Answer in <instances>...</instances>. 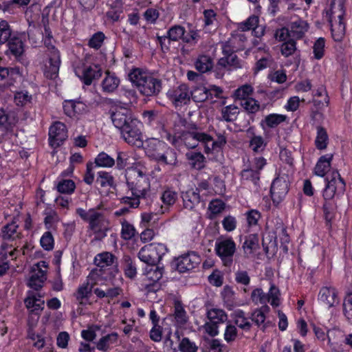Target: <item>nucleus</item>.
<instances>
[{"mask_svg":"<svg viewBox=\"0 0 352 352\" xmlns=\"http://www.w3.org/2000/svg\"><path fill=\"white\" fill-rule=\"evenodd\" d=\"M125 178L132 196L122 197L121 203L129 204L131 208H138L140 203V199L144 198L151 189V182L146 174V169L140 166L128 168L125 171Z\"/></svg>","mask_w":352,"mask_h":352,"instance_id":"f257e3e1","label":"nucleus"},{"mask_svg":"<svg viewBox=\"0 0 352 352\" xmlns=\"http://www.w3.org/2000/svg\"><path fill=\"white\" fill-rule=\"evenodd\" d=\"M184 142L190 148H194L198 146H202L205 153L208 154L220 152L226 143V138L223 134H219L217 140H214L208 133L196 131L185 134Z\"/></svg>","mask_w":352,"mask_h":352,"instance_id":"f03ea898","label":"nucleus"},{"mask_svg":"<svg viewBox=\"0 0 352 352\" xmlns=\"http://www.w3.org/2000/svg\"><path fill=\"white\" fill-rule=\"evenodd\" d=\"M131 83L146 96L157 94L162 89V82L146 70L133 68L129 74Z\"/></svg>","mask_w":352,"mask_h":352,"instance_id":"7ed1b4c3","label":"nucleus"},{"mask_svg":"<svg viewBox=\"0 0 352 352\" xmlns=\"http://www.w3.org/2000/svg\"><path fill=\"white\" fill-rule=\"evenodd\" d=\"M144 149L146 155L157 162L167 165L177 163V155L174 150L157 138L146 140Z\"/></svg>","mask_w":352,"mask_h":352,"instance_id":"20e7f679","label":"nucleus"},{"mask_svg":"<svg viewBox=\"0 0 352 352\" xmlns=\"http://www.w3.org/2000/svg\"><path fill=\"white\" fill-rule=\"evenodd\" d=\"M345 1L346 0H332L330 8L326 12L335 41H340L345 34V23L343 21Z\"/></svg>","mask_w":352,"mask_h":352,"instance_id":"39448f33","label":"nucleus"},{"mask_svg":"<svg viewBox=\"0 0 352 352\" xmlns=\"http://www.w3.org/2000/svg\"><path fill=\"white\" fill-rule=\"evenodd\" d=\"M76 212L82 221L89 224V228L93 232L101 236H107L109 230V221L103 212L94 208L88 210L77 208Z\"/></svg>","mask_w":352,"mask_h":352,"instance_id":"423d86ee","label":"nucleus"},{"mask_svg":"<svg viewBox=\"0 0 352 352\" xmlns=\"http://www.w3.org/2000/svg\"><path fill=\"white\" fill-rule=\"evenodd\" d=\"M44 44L47 48V58L43 66V72L46 78L55 79L58 76L61 63L60 52L54 46L52 36L46 37Z\"/></svg>","mask_w":352,"mask_h":352,"instance_id":"0eeeda50","label":"nucleus"},{"mask_svg":"<svg viewBox=\"0 0 352 352\" xmlns=\"http://www.w3.org/2000/svg\"><path fill=\"white\" fill-rule=\"evenodd\" d=\"M325 186L322 196L325 201L342 196L346 190V183L337 170H332L324 177Z\"/></svg>","mask_w":352,"mask_h":352,"instance_id":"6e6552de","label":"nucleus"},{"mask_svg":"<svg viewBox=\"0 0 352 352\" xmlns=\"http://www.w3.org/2000/svg\"><path fill=\"white\" fill-rule=\"evenodd\" d=\"M166 245L161 243H151L143 246L138 252L139 259L149 266H155L167 253Z\"/></svg>","mask_w":352,"mask_h":352,"instance_id":"1a4fd4ad","label":"nucleus"},{"mask_svg":"<svg viewBox=\"0 0 352 352\" xmlns=\"http://www.w3.org/2000/svg\"><path fill=\"white\" fill-rule=\"evenodd\" d=\"M236 250V243L230 236H221L215 242V252L225 266L229 267L232 264Z\"/></svg>","mask_w":352,"mask_h":352,"instance_id":"9d476101","label":"nucleus"},{"mask_svg":"<svg viewBox=\"0 0 352 352\" xmlns=\"http://www.w3.org/2000/svg\"><path fill=\"white\" fill-rule=\"evenodd\" d=\"M102 271L100 270H93L87 276L86 283L79 286L76 294V300L80 304H85L91 293L92 288L95 285H103L102 279Z\"/></svg>","mask_w":352,"mask_h":352,"instance_id":"9b49d317","label":"nucleus"},{"mask_svg":"<svg viewBox=\"0 0 352 352\" xmlns=\"http://www.w3.org/2000/svg\"><path fill=\"white\" fill-rule=\"evenodd\" d=\"M142 123L138 120H133L120 133L122 138L129 144L138 148L143 146V138L141 132Z\"/></svg>","mask_w":352,"mask_h":352,"instance_id":"f8f14e48","label":"nucleus"},{"mask_svg":"<svg viewBox=\"0 0 352 352\" xmlns=\"http://www.w3.org/2000/svg\"><path fill=\"white\" fill-rule=\"evenodd\" d=\"M200 262L201 259L199 255L191 252L175 258L173 265L179 272L184 273L195 268Z\"/></svg>","mask_w":352,"mask_h":352,"instance_id":"ddd939ff","label":"nucleus"},{"mask_svg":"<svg viewBox=\"0 0 352 352\" xmlns=\"http://www.w3.org/2000/svg\"><path fill=\"white\" fill-rule=\"evenodd\" d=\"M76 76L85 85H90L93 80L100 77L102 69L100 65L92 64L74 67Z\"/></svg>","mask_w":352,"mask_h":352,"instance_id":"4468645a","label":"nucleus"},{"mask_svg":"<svg viewBox=\"0 0 352 352\" xmlns=\"http://www.w3.org/2000/svg\"><path fill=\"white\" fill-rule=\"evenodd\" d=\"M116 257L111 253L109 252H104L97 254L94 258V263L98 267L96 270H100L102 271V276L100 277L102 279V282L104 283V280H107V277L106 274H111L114 272L118 274L117 269H110Z\"/></svg>","mask_w":352,"mask_h":352,"instance_id":"2eb2a0df","label":"nucleus"},{"mask_svg":"<svg viewBox=\"0 0 352 352\" xmlns=\"http://www.w3.org/2000/svg\"><path fill=\"white\" fill-rule=\"evenodd\" d=\"M253 44L254 45L253 52L256 54L255 58L257 60L254 71L257 73L268 67L272 63V58L270 54L269 47H267L265 44H263L261 46L256 47L258 44V41L257 40H255L253 42Z\"/></svg>","mask_w":352,"mask_h":352,"instance_id":"dca6fc26","label":"nucleus"},{"mask_svg":"<svg viewBox=\"0 0 352 352\" xmlns=\"http://www.w3.org/2000/svg\"><path fill=\"white\" fill-rule=\"evenodd\" d=\"M48 265L47 262L41 261L33 267V273L30 277L28 285L35 289L38 290L43 287V284L46 280V269Z\"/></svg>","mask_w":352,"mask_h":352,"instance_id":"f3484780","label":"nucleus"},{"mask_svg":"<svg viewBox=\"0 0 352 352\" xmlns=\"http://www.w3.org/2000/svg\"><path fill=\"white\" fill-rule=\"evenodd\" d=\"M166 96L175 106L186 104L190 100V91L186 85L182 84L170 89Z\"/></svg>","mask_w":352,"mask_h":352,"instance_id":"a211bd4d","label":"nucleus"},{"mask_svg":"<svg viewBox=\"0 0 352 352\" xmlns=\"http://www.w3.org/2000/svg\"><path fill=\"white\" fill-rule=\"evenodd\" d=\"M289 190V183L283 177L274 179L270 189L271 197L275 205H278L285 198Z\"/></svg>","mask_w":352,"mask_h":352,"instance_id":"6ab92c4d","label":"nucleus"},{"mask_svg":"<svg viewBox=\"0 0 352 352\" xmlns=\"http://www.w3.org/2000/svg\"><path fill=\"white\" fill-rule=\"evenodd\" d=\"M67 138V130L65 124L54 122L49 129V142L54 148L59 146Z\"/></svg>","mask_w":352,"mask_h":352,"instance_id":"aec40b11","label":"nucleus"},{"mask_svg":"<svg viewBox=\"0 0 352 352\" xmlns=\"http://www.w3.org/2000/svg\"><path fill=\"white\" fill-rule=\"evenodd\" d=\"M111 121L114 126L120 132L128 126V124L136 118H133L131 112L123 108H120L113 111L111 114Z\"/></svg>","mask_w":352,"mask_h":352,"instance_id":"412c9836","label":"nucleus"},{"mask_svg":"<svg viewBox=\"0 0 352 352\" xmlns=\"http://www.w3.org/2000/svg\"><path fill=\"white\" fill-rule=\"evenodd\" d=\"M318 301L330 308L339 302L338 292L333 287H322L318 294Z\"/></svg>","mask_w":352,"mask_h":352,"instance_id":"4be33fe9","label":"nucleus"},{"mask_svg":"<svg viewBox=\"0 0 352 352\" xmlns=\"http://www.w3.org/2000/svg\"><path fill=\"white\" fill-rule=\"evenodd\" d=\"M333 159V153H327L320 156L315 165L314 174L320 177H326L327 173L330 170Z\"/></svg>","mask_w":352,"mask_h":352,"instance_id":"5701e85b","label":"nucleus"},{"mask_svg":"<svg viewBox=\"0 0 352 352\" xmlns=\"http://www.w3.org/2000/svg\"><path fill=\"white\" fill-rule=\"evenodd\" d=\"M287 116L284 114L270 113L265 116L261 121L260 126L265 133L268 129H276L280 124L285 122Z\"/></svg>","mask_w":352,"mask_h":352,"instance_id":"b1692460","label":"nucleus"},{"mask_svg":"<svg viewBox=\"0 0 352 352\" xmlns=\"http://www.w3.org/2000/svg\"><path fill=\"white\" fill-rule=\"evenodd\" d=\"M246 257L253 256L259 250V239L256 234H251L245 236L242 245Z\"/></svg>","mask_w":352,"mask_h":352,"instance_id":"393cba45","label":"nucleus"},{"mask_svg":"<svg viewBox=\"0 0 352 352\" xmlns=\"http://www.w3.org/2000/svg\"><path fill=\"white\" fill-rule=\"evenodd\" d=\"M221 297L225 307L229 310L242 305V303L237 299L234 290L229 286L224 287L221 292Z\"/></svg>","mask_w":352,"mask_h":352,"instance_id":"a878e982","label":"nucleus"},{"mask_svg":"<svg viewBox=\"0 0 352 352\" xmlns=\"http://www.w3.org/2000/svg\"><path fill=\"white\" fill-rule=\"evenodd\" d=\"M182 199L184 207L187 209H192L203 198L195 188H190L182 192Z\"/></svg>","mask_w":352,"mask_h":352,"instance_id":"bb28decb","label":"nucleus"},{"mask_svg":"<svg viewBox=\"0 0 352 352\" xmlns=\"http://www.w3.org/2000/svg\"><path fill=\"white\" fill-rule=\"evenodd\" d=\"M177 199V193L175 191L169 188L163 191L160 197L163 205L160 207L157 212L164 214L168 212L169 207L175 203Z\"/></svg>","mask_w":352,"mask_h":352,"instance_id":"cd10ccee","label":"nucleus"},{"mask_svg":"<svg viewBox=\"0 0 352 352\" xmlns=\"http://www.w3.org/2000/svg\"><path fill=\"white\" fill-rule=\"evenodd\" d=\"M292 37L295 38H302L309 29L308 23L302 19H297L289 25Z\"/></svg>","mask_w":352,"mask_h":352,"instance_id":"c85d7f7f","label":"nucleus"},{"mask_svg":"<svg viewBox=\"0 0 352 352\" xmlns=\"http://www.w3.org/2000/svg\"><path fill=\"white\" fill-rule=\"evenodd\" d=\"M26 307L30 311H39L43 309L45 301L42 296L38 293L30 292L25 300Z\"/></svg>","mask_w":352,"mask_h":352,"instance_id":"c756f323","label":"nucleus"},{"mask_svg":"<svg viewBox=\"0 0 352 352\" xmlns=\"http://www.w3.org/2000/svg\"><path fill=\"white\" fill-rule=\"evenodd\" d=\"M118 334L111 332L100 338L96 343L98 350L106 352L109 351L118 342Z\"/></svg>","mask_w":352,"mask_h":352,"instance_id":"7c9ffc66","label":"nucleus"},{"mask_svg":"<svg viewBox=\"0 0 352 352\" xmlns=\"http://www.w3.org/2000/svg\"><path fill=\"white\" fill-rule=\"evenodd\" d=\"M63 107L67 116L74 118L85 109V104L77 100H68L64 101Z\"/></svg>","mask_w":352,"mask_h":352,"instance_id":"2f4dec72","label":"nucleus"},{"mask_svg":"<svg viewBox=\"0 0 352 352\" xmlns=\"http://www.w3.org/2000/svg\"><path fill=\"white\" fill-rule=\"evenodd\" d=\"M120 85V79L113 73L106 72L105 77L102 81L101 87L104 92L112 93Z\"/></svg>","mask_w":352,"mask_h":352,"instance_id":"473e14b6","label":"nucleus"},{"mask_svg":"<svg viewBox=\"0 0 352 352\" xmlns=\"http://www.w3.org/2000/svg\"><path fill=\"white\" fill-rule=\"evenodd\" d=\"M329 142V138L327 130L321 126H318L315 138L316 148L320 151H324L327 148Z\"/></svg>","mask_w":352,"mask_h":352,"instance_id":"72a5a7b5","label":"nucleus"},{"mask_svg":"<svg viewBox=\"0 0 352 352\" xmlns=\"http://www.w3.org/2000/svg\"><path fill=\"white\" fill-rule=\"evenodd\" d=\"M213 60L210 56L200 55L195 62V66L197 70L201 73L209 72L213 67Z\"/></svg>","mask_w":352,"mask_h":352,"instance_id":"f704fd0d","label":"nucleus"},{"mask_svg":"<svg viewBox=\"0 0 352 352\" xmlns=\"http://www.w3.org/2000/svg\"><path fill=\"white\" fill-rule=\"evenodd\" d=\"M123 12V3L122 0H114L110 4L109 10L107 12V16L112 21H118Z\"/></svg>","mask_w":352,"mask_h":352,"instance_id":"c9c22d12","label":"nucleus"},{"mask_svg":"<svg viewBox=\"0 0 352 352\" xmlns=\"http://www.w3.org/2000/svg\"><path fill=\"white\" fill-rule=\"evenodd\" d=\"M226 208V204L218 199L212 200L208 208V217L210 219H215L217 215L222 213Z\"/></svg>","mask_w":352,"mask_h":352,"instance_id":"e433bc0d","label":"nucleus"},{"mask_svg":"<svg viewBox=\"0 0 352 352\" xmlns=\"http://www.w3.org/2000/svg\"><path fill=\"white\" fill-rule=\"evenodd\" d=\"M235 324L242 329H249L251 327L249 318L241 309L235 310L231 315Z\"/></svg>","mask_w":352,"mask_h":352,"instance_id":"4c0bfd02","label":"nucleus"},{"mask_svg":"<svg viewBox=\"0 0 352 352\" xmlns=\"http://www.w3.org/2000/svg\"><path fill=\"white\" fill-rule=\"evenodd\" d=\"M120 235L124 240H130L136 235V229L133 223H130L129 221H126L124 219H122L120 220Z\"/></svg>","mask_w":352,"mask_h":352,"instance_id":"58836bf2","label":"nucleus"},{"mask_svg":"<svg viewBox=\"0 0 352 352\" xmlns=\"http://www.w3.org/2000/svg\"><path fill=\"white\" fill-rule=\"evenodd\" d=\"M207 317L210 322L220 324L223 323L228 319L226 313L221 309L212 308L207 311Z\"/></svg>","mask_w":352,"mask_h":352,"instance_id":"ea45409f","label":"nucleus"},{"mask_svg":"<svg viewBox=\"0 0 352 352\" xmlns=\"http://www.w3.org/2000/svg\"><path fill=\"white\" fill-rule=\"evenodd\" d=\"M249 146L253 152L262 153L267 146V142L261 135H253L249 141Z\"/></svg>","mask_w":352,"mask_h":352,"instance_id":"a19ab883","label":"nucleus"},{"mask_svg":"<svg viewBox=\"0 0 352 352\" xmlns=\"http://www.w3.org/2000/svg\"><path fill=\"white\" fill-rule=\"evenodd\" d=\"M186 157L192 168L200 170L204 166L205 157L201 153L188 152Z\"/></svg>","mask_w":352,"mask_h":352,"instance_id":"79ce46f5","label":"nucleus"},{"mask_svg":"<svg viewBox=\"0 0 352 352\" xmlns=\"http://www.w3.org/2000/svg\"><path fill=\"white\" fill-rule=\"evenodd\" d=\"M94 163L97 167L111 168L116 162L107 153L101 152L95 157Z\"/></svg>","mask_w":352,"mask_h":352,"instance_id":"37998d69","label":"nucleus"},{"mask_svg":"<svg viewBox=\"0 0 352 352\" xmlns=\"http://www.w3.org/2000/svg\"><path fill=\"white\" fill-rule=\"evenodd\" d=\"M254 88L252 85L245 84L238 89H236L234 93V97L235 100H241L243 102L248 98H251L252 94H253Z\"/></svg>","mask_w":352,"mask_h":352,"instance_id":"c03bdc74","label":"nucleus"},{"mask_svg":"<svg viewBox=\"0 0 352 352\" xmlns=\"http://www.w3.org/2000/svg\"><path fill=\"white\" fill-rule=\"evenodd\" d=\"M56 187L60 193L71 195L75 190L76 184L72 179H61L57 182Z\"/></svg>","mask_w":352,"mask_h":352,"instance_id":"a18cd8bd","label":"nucleus"},{"mask_svg":"<svg viewBox=\"0 0 352 352\" xmlns=\"http://www.w3.org/2000/svg\"><path fill=\"white\" fill-rule=\"evenodd\" d=\"M239 113V108L235 104H230L223 107L221 110L222 120L226 122L234 121Z\"/></svg>","mask_w":352,"mask_h":352,"instance_id":"49530a36","label":"nucleus"},{"mask_svg":"<svg viewBox=\"0 0 352 352\" xmlns=\"http://www.w3.org/2000/svg\"><path fill=\"white\" fill-rule=\"evenodd\" d=\"M266 295L267 298H268V303H270L272 307H277L280 305V290L274 284L271 283L270 289Z\"/></svg>","mask_w":352,"mask_h":352,"instance_id":"de8ad7c7","label":"nucleus"},{"mask_svg":"<svg viewBox=\"0 0 352 352\" xmlns=\"http://www.w3.org/2000/svg\"><path fill=\"white\" fill-rule=\"evenodd\" d=\"M145 279L151 282H159L162 278L163 272L162 270L158 267L151 266L150 269L146 267L144 270Z\"/></svg>","mask_w":352,"mask_h":352,"instance_id":"09e8293b","label":"nucleus"},{"mask_svg":"<svg viewBox=\"0 0 352 352\" xmlns=\"http://www.w3.org/2000/svg\"><path fill=\"white\" fill-rule=\"evenodd\" d=\"M250 298L255 305H262V306L267 305L268 298H267L266 294L261 288L253 289L251 293Z\"/></svg>","mask_w":352,"mask_h":352,"instance_id":"8fccbe9b","label":"nucleus"},{"mask_svg":"<svg viewBox=\"0 0 352 352\" xmlns=\"http://www.w3.org/2000/svg\"><path fill=\"white\" fill-rule=\"evenodd\" d=\"M217 67L223 69L228 67H238L239 59L236 54L224 56L218 60Z\"/></svg>","mask_w":352,"mask_h":352,"instance_id":"3c124183","label":"nucleus"},{"mask_svg":"<svg viewBox=\"0 0 352 352\" xmlns=\"http://www.w3.org/2000/svg\"><path fill=\"white\" fill-rule=\"evenodd\" d=\"M325 52V39L322 37L318 38L313 45L314 58L320 60L323 58Z\"/></svg>","mask_w":352,"mask_h":352,"instance_id":"603ef678","label":"nucleus"},{"mask_svg":"<svg viewBox=\"0 0 352 352\" xmlns=\"http://www.w3.org/2000/svg\"><path fill=\"white\" fill-rule=\"evenodd\" d=\"M270 310L267 305L262 306L259 309H256L252 314V320L256 323L258 326L263 324L265 320V314Z\"/></svg>","mask_w":352,"mask_h":352,"instance_id":"864d4df0","label":"nucleus"},{"mask_svg":"<svg viewBox=\"0 0 352 352\" xmlns=\"http://www.w3.org/2000/svg\"><path fill=\"white\" fill-rule=\"evenodd\" d=\"M54 239L50 231L45 232L40 239V245L45 251H51L54 248Z\"/></svg>","mask_w":352,"mask_h":352,"instance_id":"5fc2aeb1","label":"nucleus"},{"mask_svg":"<svg viewBox=\"0 0 352 352\" xmlns=\"http://www.w3.org/2000/svg\"><path fill=\"white\" fill-rule=\"evenodd\" d=\"M212 195H223L226 191L224 182L217 176L210 177Z\"/></svg>","mask_w":352,"mask_h":352,"instance_id":"6e6d98bb","label":"nucleus"},{"mask_svg":"<svg viewBox=\"0 0 352 352\" xmlns=\"http://www.w3.org/2000/svg\"><path fill=\"white\" fill-rule=\"evenodd\" d=\"M18 224L16 221H12L3 227L2 237L4 239H14L16 236Z\"/></svg>","mask_w":352,"mask_h":352,"instance_id":"4d7b16f0","label":"nucleus"},{"mask_svg":"<svg viewBox=\"0 0 352 352\" xmlns=\"http://www.w3.org/2000/svg\"><path fill=\"white\" fill-rule=\"evenodd\" d=\"M8 46L11 53L16 57L20 56L23 53L24 45L20 38H12L8 43Z\"/></svg>","mask_w":352,"mask_h":352,"instance_id":"13d9d810","label":"nucleus"},{"mask_svg":"<svg viewBox=\"0 0 352 352\" xmlns=\"http://www.w3.org/2000/svg\"><path fill=\"white\" fill-rule=\"evenodd\" d=\"M195 189L199 192L201 197L204 199V197L208 196H212V186L210 182V177L208 178V179L202 180L199 182L198 186Z\"/></svg>","mask_w":352,"mask_h":352,"instance_id":"bf43d9fd","label":"nucleus"},{"mask_svg":"<svg viewBox=\"0 0 352 352\" xmlns=\"http://www.w3.org/2000/svg\"><path fill=\"white\" fill-rule=\"evenodd\" d=\"M174 317L176 322L179 324H184L187 321L186 312L179 301L175 302Z\"/></svg>","mask_w":352,"mask_h":352,"instance_id":"052dcab7","label":"nucleus"},{"mask_svg":"<svg viewBox=\"0 0 352 352\" xmlns=\"http://www.w3.org/2000/svg\"><path fill=\"white\" fill-rule=\"evenodd\" d=\"M190 96L197 102L205 101L209 98L207 87L203 86L195 88L190 91Z\"/></svg>","mask_w":352,"mask_h":352,"instance_id":"680f3d73","label":"nucleus"},{"mask_svg":"<svg viewBox=\"0 0 352 352\" xmlns=\"http://www.w3.org/2000/svg\"><path fill=\"white\" fill-rule=\"evenodd\" d=\"M247 224L249 228L254 227L258 225V221L261 217L260 212L255 209L248 210L245 213Z\"/></svg>","mask_w":352,"mask_h":352,"instance_id":"e2e57ef3","label":"nucleus"},{"mask_svg":"<svg viewBox=\"0 0 352 352\" xmlns=\"http://www.w3.org/2000/svg\"><path fill=\"white\" fill-rule=\"evenodd\" d=\"M185 29L181 25H174L171 27L167 32V35L169 40L173 41H177L182 39Z\"/></svg>","mask_w":352,"mask_h":352,"instance_id":"0e129e2a","label":"nucleus"},{"mask_svg":"<svg viewBox=\"0 0 352 352\" xmlns=\"http://www.w3.org/2000/svg\"><path fill=\"white\" fill-rule=\"evenodd\" d=\"M241 178L243 180H249L256 184L260 178V173L253 169L251 166L250 168L244 169L241 173Z\"/></svg>","mask_w":352,"mask_h":352,"instance_id":"69168bd1","label":"nucleus"},{"mask_svg":"<svg viewBox=\"0 0 352 352\" xmlns=\"http://www.w3.org/2000/svg\"><path fill=\"white\" fill-rule=\"evenodd\" d=\"M206 347L208 352H223L226 348V345L219 339H211L206 341Z\"/></svg>","mask_w":352,"mask_h":352,"instance_id":"338daca9","label":"nucleus"},{"mask_svg":"<svg viewBox=\"0 0 352 352\" xmlns=\"http://www.w3.org/2000/svg\"><path fill=\"white\" fill-rule=\"evenodd\" d=\"M241 104L250 113H255L260 109L259 102L252 97L241 102Z\"/></svg>","mask_w":352,"mask_h":352,"instance_id":"774afa93","label":"nucleus"}]
</instances>
